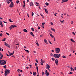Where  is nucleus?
<instances>
[{"label": "nucleus", "instance_id": "46", "mask_svg": "<svg viewBox=\"0 0 76 76\" xmlns=\"http://www.w3.org/2000/svg\"><path fill=\"white\" fill-rule=\"evenodd\" d=\"M29 66H30L31 69H32V65H30Z\"/></svg>", "mask_w": 76, "mask_h": 76}, {"label": "nucleus", "instance_id": "52", "mask_svg": "<svg viewBox=\"0 0 76 76\" xmlns=\"http://www.w3.org/2000/svg\"><path fill=\"white\" fill-rule=\"evenodd\" d=\"M69 74H73V72H70Z\"/></svg>", "mask_w": 76, "mask_h": 76}, {"label": "nucleus", "instance_id": "38", "mask_svg": "<svg viewBox=\"0 0 76 76\" xmlns=\"http://www.w3.org/2000/svg\"><path fill=\"white\" fill-rule=\"evenodd\" d=\"M50 24H51V25H52V26L54 25V24H53V23L52 22H51L50 23Z\"/></svg>", "mask_w": 76, "mask_h": 76}, {"label": "nucleus", "instance_id": "22", "mask_svg": "<svg viewBox=\"0 0 76 76\" xmlns=\"http://www.w3.org/2000/svg\"><path fill=\"white\" fill-rule=\"evenodd\" d=\"M49 34L50 35V37H51L52 38H54V36L52 35L51 34Z\"/></svg>", "mask_w": 76, "mask_h": 76}, {"label": "nucleus", "instance_id": "54", "mask_svg": "<svg viewBox=\"0 0 76 76\" xmlns=\"http://www.w3.org/2000/svg\"><path fill=\"white\" fill-rule=\"evenodd\" d=\"M48 72L47 71V70H45V73H48Z\"/></svg>", "mask_w": 76, "mask_h": 76}, {"label": "nucleus", "instance_id": "53", "mask_svg": "<svg viewBox=\"0 0 76 76\" xmlns=\"http://www.w3.org/2000/svg\"><path fill=\"white\" fill-rule=\"evenodd\" d=\"M49 43H50V44H52V43H51V41H49Z\"/></svg>", "mask_w": 76, "mask_h": 76}, {"label": "nucleus", "instance_id": "62", "mask_svg": "<svg viewBox=\"0 0 76 76\" xmlns=\"http://www.w3.org/2000/svg\"><path fill=\"white\" fill-rule=\"evenodd\" d=\"M1 73H3V70H2L1 71Z\"/></svg>", "mask_w": 76, "mask_h": 76}, {"label": "nucleus", "instance_id": "51", "mask_svg": "<svg viewBox=\"0 0 76 76\" xmlns=\"http://www.w3.org/2000/svg\"><path fill=\"white\" fill-rule=\"evenodd\" d=\"M27 15L28 16V18H29V14L28 13H27Z\"/></svg>", "mask_w": 76, "mask_h": 76}, {"label": "nucleus", "instance_id": "42", "mask_svg": "<svg viewBox=\"0 0 76 76\" xmlns=\"http://www.w3.org/2000/svg\"><path fill=\"white\" fill-rule=\"evenodd\" d=\"M31 29L33 31H34V28H31Z\"/></svg>", "mask_w": 76, "mask_h": 76}, {"label": "nucleus", "instance_id": "25", "mask_svg": "<svg viewBox=\"0 0 76 76\" xmlns=\"http://www.w3.org/2000/svg\"><path fill=\"white\" fill-rule=\"evenodd\" d=\"M45 12L46 13H48V10L46 9H45Z\"/></svg>", "mask_w": 76, "mask_h": 76}, {"label": "nucleus", "instance_id": "47", "mask_svg": "<svg viewBox=\"0 0 76 76\" xmlns=\"http://www.w3.org/2000/svg\"><path fill=\"white\" fill-rule=\"evenodd\" d=\"M31 15H32V16H34V13H33V12H32Z\"/></svg>", "mask_w": 76, "mask_h": 76}, {"label": "nucleus", "instance_id": "5", "mask_svg": "<svg viewBox=\"0 0 76 76\" xmlns=\"http://www.w3.org/2000/svg\"><path fill=\"white\" fill-rule=\"evenodd\" d=\"M55 63L57 66H58V59H56L55 61Z\"/></svg>", "mask_w": 76, "mask_h": 76}, {"label": "nucleus", "instance_id": "29", "mask_svg": "<svg viewBox=\"0 0 76 76\" xmlns=\"http://www.w3.org/2000/svg\"><path fill=\"white\" fill-rule=\"evenodd\" d=\"M9 22H11V23L13 22V21H12V20H11V19H9Z\"/></svg>", "mask_w": 76, "mask_h": 76}, {"label": "nucleus", "instance_id": "35", "mask_svg": "<svg viewBox=\"0 0 76 76\" xmlns=\"http://www.w3.org/2000/svg\"><path fill=\"white\" fill-rule=\"evenodd\" d=\"M45 4L46 6H48L49 4L48 3L46 2L45 3Z\"/></svg>", "mask_w": 76, "mask_h": 76}, {"label": "nucleus", "instance_id": "28", "mask_svg": "<svg viewBox=\"0 0 76 76\" xmlns=\"http://www.w3.org/2000/svg\"><path fill=\"white\" fill-rule=\"evenodd\" d=\"M40 15L43 18H44V16H43V15L42 13L40 14Z\"/></svg>", "mask_w": 76, "mask_h": 76}, {"label": "nucleus", "instance_id": "49", "mask_svg": "<svg viewBox=\"0 0 76 76\" xmlns=\"http://www.w3.org/2000/svg\"><path fill=\"white\" fill-rule=\"evenodd\" d=\"M57 15V13H55V14H54V15L55 16H57V15Z\"/></svg>", "mask_w": 76, "mask_h": 76}, {"label": "nucleus", "instance_id": "61", "mask_svg": "<svg viewBox=\"0 0 76 76\" xmlns=\"http://www.w3.org/2000/svg\"><path fill=\"white\" fill-rule=\"evenodd\" d=\"M71 24H73V21H71Z\"/></svg>", "mask_w": 76, "mask_h": 76}, {"label": "nucleus", "instance_id": "1", "mask_svg": "<svg viewBox=\"0 0 76 76\" xmlns=\"http://www.w3.org/2000/svg\"><path fill=\"white\" fill-rule=\"evenodd\" d=\"M60 56H61L60 54H54L53 55V57H55V58H59V57H60Z\"/></svg>", "mask_w": 76, "mask_h": 76}, {"label": "nucleus", "instance_id": "24", "mask_svg": "<svg viewBox=\"0 0 76 76\" xmlns=\"http://www.w3.org/2000/svg\"><path fill=\"white\" fill-rule=\"evenodd\" d=\"M24 50H25V51H26L27 53H29V50H26L25 49H24Z\"/></svg>", "mask_w": 76, "mask_h": 76}, {"label": "nucleus", "instance_id": "39", "mask_svg": "<svg viewBox=\"0 0 76 76\" xmlns=\"http://www.w3.org/2000/svg\"><path fill=\"white\" fill-rule=\"evenodd\" d=\"M6 34H7V35H8V36L10 35V34H9V33L6 32Z\"/></svg>", "mask_w": 76, "mask_h": 76}, {"label": "nucleus", "instance_id": "17", "mask_svg": "<svg viewBox=\"0 0 76 76\" xmlns=\"http://www.w3.org/2000/svg\"><path fill=\"white\" fill-rule=\"evenodd\" d=\"M14 53H15V52H14V51H13V53H11L10 54V55H9L10 56H12V55H13V54H14Z\"/></svg>", "mask_w": 76, "mask_h": 76}, {"label": "nucleus", "instance_id": "4", "mask_svg": "<svg viewBox=\"0 0 76 76\" xmlns=\"http://www.w3.org/2000/svg\"><path fill=\"white\" fill-rule=\"evenodd\" d=\"M4 62H3L1 64V65H3L6 64V60H4Z\"/></svg>", "mask_w": 76, "mask_h": 76}, {"label": "nucleus", "instance_id": "3", "mask_svg": "<svg viewBox=\"0 0 76 76\" xmlns=\"http://www.w3.org/2000/svg\"><path fill=\"white\" fill-rule=\"evenodd\" d=\"M13 6H14V4H13V2H12L9 6V7H10L11 8V7H13Z\"/></svg>", "mask_w": 76, "mask_h": 76}, {"label": "nucleus", "instance_id": "26", "mask_svg": "<svg viewBox=\"0 0 76 76\" xmlns=\"http://www.w3.org/2000/svg\"><path fill=\"white\" fill-rule=\"evenodd\" d=\"M71 71H74L75 70V69L72 67L71 68Z\"/></svg>", "mask_w": 76, "mask_h": 76}, {"label": "nucleus", "instance_id": "59", "mask_svg": "<svg viewBox=\"0 0 76 76\" xmlns=\"http://www.w3.org/2000/svg\"><path fill=\"white\" fill-rule=\"evenodd\" d=\"M27 69H29V67L27 66L26 67Z\"/></svg>", "mask_w": 76, "mask_h": 76}, {"label": "nucleus", "instance_id": "7", "mask_svg": "<svg viewBox=\"0 0 76 76\" xmlns=\"http://www.w3.org/2000/svg\"><path fill=\"white\" fill-rule=\"evenodd\" d=\"M46 69H50V65H48V64H46Z\"/></svg>", "mask_w": 76, "mask_h": 76}, {"label": "nucleus", "instance_id": "12", "mask_svg": "<svg viewBox=\"0 0 76 76\" xmlns=\"http://www.w3.org/2000/svg\"><path fill=\"white\" fill-rule=\"evenodd\" d=\"M12 26H13V25H12V26H10L9 27V28H10V30H11V29H12L13 28Z\"/></svg>", "mask_w": 76, "mask_h": 76}, {"label": "nucleus", "instance_id": "19", "mask_svg": "<svg viewBox=\"0 0 76 76\" xmlns=\"http://www.w3.org/2000/svg\"><path fill=\"white\" fill-rule=\"evenodd\" d=\"M45 75L46 76H49L50 75V74L49 73V72H47L45 73Z\"/></svg>", "mask_w": 76, "mask_h": 76}, {"label": "nucleus", "instance_id": "21", "mask_svg": "<svg viewBox=\"0 0 76 76\" xmlns=\"http://www.w3.org/2000/svg\"><path fill=\"white\" fill-rule=\"evenodd\" d=\"M23 31L25 32H28V31H27V30L25 29H23Z\"/></svg>", "mask_w": 76, "mask_h": 76}, {"label": "nucleus", "instance_id": "14", "mask_svg": "<svg viewBox=\"0 0 76 76\" xmlns=\"http://www.w3.org/2000/svg\"><path fill=\"white\" fill-rule=\"evenodd\" d=\"M35 5L37 6H39V3H38L37 2H36Z\"/></svg>", "mask_w": 76, "mask_h": 76}, {"label": "nucleus", "instance_id": "9", "mask_svg": "<svg viewBox=\"0 0 76 76\" xmlns=\"http://www.w3.org/2000/svg\"><path fill=\"white\" fill-rule=\"evenodd\" d=\"M29 5L30 6H34V3H33V2H31L29 4Z\"/></svg>", "mask_w": 76, "mask_h": 76}, {"label": "nucleus", "instance_id": "15", "mask_svg": "<svg viewBox=\"0 0 76 76\" xmlns=\"http://www.w3.org/2000/svg\"><path fill=\"white\" fill-rule=\"evenodd\" d=\"M30 35L32 36V37H34V34H33V33L32 32H31L30 33Z\"/></svg>", "mask_w": 76, "mask_h": 76}, {"label": "nucleus", "instance_id": "11", "mask_svg": "<svg viewBox=\"0 0 76 76\" xmlns=\"http://www.w3.org/2000/svg\"><path fill=\"white\" fill-rule=\"evenodd\" d=\"M44 42L45 43V44H48V42H47V41L46 39H44Z\"/></svg>", "mask_w": 76, "mask_h": 76}, {"label": "nucleus", "instance_id": "13", "mask_svg": "<svg viewBox=\"0 0 76 76\" xmlns=\"http://www.w3.org/2000/svg\"><path fill=\"white\" fill-rule=\"evenodd\" d=\"M0 25H1L2 27H3V25L2 24V22L1 21L0 22Z\"/></svg>", "mask_w": 76, "mask_h": 76}, {"label": "nucleus", "instance_id": "20", "mask_svg": "<svg viewBox=\"0 0 76 76\" xmlns=\"http://www.w3.org/2000/svg\"><path fill=\"white\" fill-rule=\"evenodd\" d=\"M41 61L42 63H45V61H43L42 59H41Z\"/></svg>", "mask_w": 76, "mask_h": 76}, {"label": "nucleus", "instance_id": "34", "mask_svg": "<svg viewBox=\"0 0 76 76\" xmlns=\"http://www.w3.org/2000/svg\"><path fill=\"white\" fill-rule=\"evenodd\" d=\"M7 3H8V4H9V3H10V2H9V1H7Z\"/></svg>", "mask_w": 76, "mask_h": 76}, {"label": "nucleus", "instance_id": "31", "mask_svg": "<svg viewBox=\"0 0 76 76\" xmlns=\"http://www.w3.org/2000/svg\"><path fill=\"white\" fill-rule=\"evenodd\" d=\"M36 67H37L36 69L37 72V73H38V66H37Z\"/></svg>", "mask_w": 76, "mask_h": 76}, {"label": "nucleus", "instance_id": "64", "mask_svg": "<svg viewBox=\"0 0 76 76\" xmlns=\"http://www.w3.org/2000/svg\"><path fill=\"white\" fill-rule=\"evenodd\" d=\"M67 14H66V13H64V15H66Z\"/></svg>", "mask_w": 76, "mask_h": 76}, {"label": "nucleus", "instance_id": "6", "mask_svg": "<svg viewBox=\"0 0 76 76\" xmlns=\"http://www.w3.org/2000/svg\"><path fill=\"white\" fill-rule=\"evenodd\" d=\"M0 60H1L3 58V54H1V52H0Z\"/></svg>", "mask_w": 76, "mask_h": 76}, {"label": "nucleus", "instance_id": "40", "mask_svg": "<svg viewBox=\"0 0 76 76\" xmlns=\"http://www.w3.org/2000/svg\"><path fill=\"white\" fill-rule=\"evenodd\" d=\"M52 60H53V61H54V60H55V59H54V58H52Z\"/></svg>", "mask_w": 76, "mask_h": 76}, {"label": "nucleus", "instance_id": "55", "mask_svg": "<svg viewBox=\"0 0 76 76\" xmlns=\"http://www.w3.org/2000/svg\"><path fill=\"white\" fill-rule=\"evenodd\" d=\"M50 56H53V53H51Z\"/></svg>", "mask_w": 76, "mask_h": 76}, {"label": "nucleus", "instance_id": "60", "mask_svg": "<svg viewBox=\"0 0 76 76\" xmlns=\"http://www.w3.org/2000/svg\"><path fill=\"white\" fill-rule=\"evenodd\" d=\"M41 65H43V63H42V62H41Z\"/></svg>", "mask_w": 76, "mask_h": 76}, {"label": "nucleus", "instance_id": "41", "mask_svg": "<svg viewBox=\"0 0 76 76\" xmlns=\"http://www.w3.org/2000/svg\"><path fill=\"white\" fill-rule=\"evenodd\" d=\"M5 40H6V38H4V39H2L3 41H5Z\"/></svg>", "mask_w": 76, "mask_h": 76}, {"label": "nucleus", "instance_id": "56", "mask_svg": "<svg viewBox=\"0 0 76 76\" xmlns=\"http://www.w3.org/2000/svg\"><path fill=\"white\" fill-rule=\"evenodd\" d=\"M38 29H40V27L39 26H38Z\"/></svg>", "mask_w": 76, "mask_h": 76}, {"label": "nucleus", "instance_id": "2", "mask_svg": "<svg viewBox=\"0 0 76 76\" xmlns=\"http://www.w3.org/2000/svg\"><path fill=\"white\" fill-rule=\"evenodd\" d=\"M55 50L56 53H60V48H55Z\"/></svg>", "mask_w": 76, "mask_h": 76}, {"label": "nucleus", "instance_id": "8", "mask_svg": "<svg viewBox=\"0 0 76 76\" xmlns=\"http://www.w3.org/2000/svg\"><path fill=\"white\" fill-rule=\"evenodd\" d=\"M4 45H6V46H7L8 47H10V45H9V44L7 43L6 42H5V43L4 44Z\"/></svg>", "mask_w": 76, "mask_h": 76}, {"label": "nucleus", "instance_id": "32", "mask_svg": "<svg viewBox=\"0 0 76 76\" xmlns=\"http://www.w3.org/2000/svg\"><path fill=\"white\" fill-rule=\"evenodd\" d=\"M62 57L63 58H66V56L64 55L62 56Z\"/></svg>", "mask_w": 76, "mask_h": 76}, {"label": "nucleus", "instance_id": "23", "mask_svg": "<svg viewBox=\"0 0 76 76\" xmlns=\"http://www.w3.org/2000/svg\"><path fill=\"white\" fill-rule=\"evenodd\" d=\"M12 27L13 28H17V26L16 25H13Z\"/></svg>", "mask_w": 76, "mask_h": 76}, {"label": "nucleus", "instance_id": "63", "mask_svg": "<svg viewBox=\"0 0 76 76\" xmlns=\"http://www.w3.org/2000/svg\"><path fill=\"white\" fill-rule=\"evenodd\" d=\"M40 37H42L43 36L42 35H41L40 36Z\"/></svg>", "mask_w": 76, "mask_h": 76}, {"label": "nucleus", "instance_id": "10", "mask_svg": "<svg viewBox=\"0 0 76 76\" xmlns=\"http://www.w3.org/2000/svg\"><path fill=\"white\" fill-rule=\"evenodd\" d=\"M69 0H62L61 3H64V2H67V1H68Z\"/></svg>", "mask_w": 76, "mask_h": 76}, {"label": "nucleus", "instance_id": "50", "mask_svg": "<svg viewBox=\"0 0 76 76\" xmlns=\"http://www.w3.org/2000/svg\"><path fill=\"white\" fill-rule=\"evenodd\" d=\"M42 25H43V26H44V23H42Z\"/></svg>", "mask_w": 76, "mask_h": 76}, {"label": "nucleus", "instance_id": "58", "mask_svg": "<svg viewBox=\"0 0 76 76\" xmlns=\"http://www.w3.org/2000/svg\"><path fill=\"white\" fill-rule=\"evenodd\" d=\"M51 51H52V52L53 53H54V50H51Z\"/></svg>", "mask_w": 76, "mask_h": 76}, {"label": "nucleus", "instance_id": "45", "mask_svg": "<svg viewBox=\"0 0 76 76\" xmlns=\"http://www.w3.org/2000/svg\"><path fill=\"white\" fill-rule=\"evenodd\" d=\"M3 35V34L2 33H0V37H1Z\"/></svg>", "mask_w": 76, "mask_h": 76}, {"label": "nucleus", "instance_id": "37", "mask_svg": "<svg viewBox=\"0 0 76 76\" xmlns=\"http://www.w3.org/2000/svg\"><path fill=\"white\" fill-rule=\"evenodd\" d=\"M72 34H73L74 36L75 35V33L74 32H72Z\"/></svg>", "mask_w": 76, "mask_h": 76}, {"label": "nucleus", "instance_id": "27", "mask_svg": "<svg viewBox=\"0 0 76 76\" xmlns=\"http://www.w3.org/2000/svg\"><path fill=\"white\" fill-rule=\"evenodd\" d=\"M3 61H4V60H0V63H2Z\"/></svg>", "mask_w": 76, "mask_h": 76}, {"label": "nucleus", "instance_id": "57", "mask_svg": "<svg viewBox=\"0 0 76 76\" xmlns=\"http://www.w3.org/2000/svg\"><path fill=\"white\" fill-rule=\"evenodd\" d=\"M18 3H19V1H16V3H18Z\"/></svg>", "mask_w": 76, "mask_h": 76}, {"label": "nucleus", "instance_id": "44", "mask_svg": "<svg viewBox=\"0 0 76 76\" xmlns=\"http://www.w3.org/2000/svg\"><path fill=\"white\" fill-rule=\"evenodd\" d=\"M42 76H44V72H42Z\"/></svg>", "mask_w": 76, "mask_h": 76}, {"label": "nucleus", "instance_id": "43", "mask_svg": "<svg viewBox=\"0 0 76 76\" xmlns=\"http://www.w3.org/2000/svg\"><path fill=\"white\" fill-rule=\"evenodd\" d=\"M36 44L37 45V46H39V44L38 43V42H37V43L36 42Z\"/></svg>", "mask_w": 76, "mask_h": 76}, {"label": "nucleus", "instance_id": "33", "mask_svg": "<svg viewBox=\"0 0 76 76\" xmlns=\"http://www.w3.org/2000/svg\"><path fill=\"white\" fill-rule=\"evenodd\" d=\"M3 67L4 68V69H6V65H4V66Z\"/></svg>", "mask_w": 76, "mask_h": 76}, {"label": "nucleus", "instance_id": "30", "mask_svg": "<svg viewBox=\"0 0 76 76\" xmlns=\"http://www.w3.org/2000/svg\"><path fill=\"white\" fill-rule=\"evenodd\" d=\"M64 21L63 20V21H61V23H64Z\"/></svg>", "mask_w": 76, "mask_h": 76}, {"label": "nucleus", "instance_id": "36", "mask_svg": "<svg viewBox=\"0 0 76 76\" xmlns=\"http://www.w3.org/2000/svg\"><path fill=\"white\" fill-rule=\"evenodd\" d=\"M71 40L72 41V42H75V41H74L73 39H71Z\"/></svg>", "mask_w": 76, "mask_h": 76}, {"label": "nucleus", "instance_id": "18", "mask_svg": "<svg viewBox=\"0 0 76 76\" xmlns=\"http://www.w3.org/2000/svg\"><path fill=\"white\" fill-rule=\"evenodd\" d=\"M33 76H36V75H37V73H36V72H33Z\"/></svg>", "mask_w": 76, "mask_h": 76}, {"label": "nucleus", "instance_id": "16", "mask_svg": "<svg viewBox=\"0 0 76 76\" xmlns=\"http://www.w3.org/2000/svg\"><path fill=\"white\" fill-rule=\"evenodd\" d=\"M51 29L52 30V31H54V32H55L56 31V30H55V29H54L53 28H51Z\"/></svg>", "mask_w": 76, "mask_h": 76}, {"label": "nucleus", "instance_id": "48", "mask_svg": "<svg viewBox=\"0 0 76 76\" xmlns=\"http://www.w3.org/2000/svg\"><path fill=\"white\" fill-rule=\"evenodd\" d=\"M36 61L37 63H38V60H37V59L36 60Z\"/></svg>", "mask_w": 76, "mask_h": 76}]
</instances>
